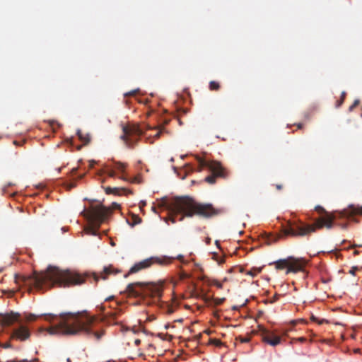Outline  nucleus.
<instances>
[{
	"label": "nucleus",
	"instance_id": "obj_1",
	"mask_svg": "<svg viewBox=\"0 0 362 362\" xmlns=\"http://www.w3.org/2000/svg\"><path fill=\"white\" fill-rule=\"evenodd\" d=\"M0 317L2 325L13 326L11 336L21 341H25L30 336V330L24 322L35 320L39 317H43L45 321L51 324V327L47 328L40 327L38 329L40 333L46 332L50 335H76L83 333L87 335L93 334L97 339H100L104 334L103 332H93V328L95 326L97 320L86 313H64L59 315L48 313L40 315L25 313L21 315L18 313L11 312L0 314Z\"/></svg>",
	"mask_w": 362,
	"mask_h": 362
},
{
	"label": "nucleus",
	"instance_id": "obj_2",
	"mask_svg": "<svg viewBox=\"0 0 362 362\" xmlns=\"http://www.w3.org/2000/svg\"><path fill=\"white\" fill-rule=\"evenodd\" d=\"M15 281L18 285L29 288L34 287L37 290L47 289L55 285L69 286L81 284L84 280L77 273L70 270H62L58 267L49 266L42 272H35L30 276L15 275Z\"/></svg>",
	"mask_w": 362,
	"mask_h": 362
},
{
	"label": "nucleus",
	"instance_id": "obj_3",
	"mask_svg": "<svg viewBox=\"0 0 362 362\" xmlns=\"http://www.w3.org/2000/svg\"><path fill=\"white\" fill-rule=\"evenodd\" d=\"M159 206L168 211L170 217L165 221L170 220L173 223L182 221L185 217H192L194 214L209 218L216 214L211 204L197 203L189 197H177L171 201L165 197L160 200Z\"/></svg>",
	"mask_w": 362,
	"mask_h": 362
},
{
	"label": "nucleus",
	"instance_id": "obj_4",
	"mask_svg": "<svg viewBox=\"0 0 362 362\" xmlns=\"http://www.w3.org/2000/svg\"><path fill=\"white\" fill-rule=\"evenodd\" d=\"M81 214L88 223L84 229L86 233L88 235H98L97 230L101 223L106 221L110 214V209L99 204L92 206L88 211L84 209Z\"/></svg>",
	"mask_w": 362,
	"mask_h": 362
},
{
	"label": "nucleus",
	"instance_id": "obj_5",
	"mask_svg": "<svg viewBox=\"0 0 362 362\" xmlns=\"http://www.w3.org/2000/svg\"><path fill=\"white\" fill-rule=\"evenodd\" d=\"M127 293L134 297L151 298L153 302L158 301L162 296V287L155 284H144L135 282L129 284L124 291L120 293Z\"/></svg>",
	"mask_w": 362,
	"mask_h": 362
},
{
	"label": "nucleus",
	"instance_id": "obj_6",
	"mask_svg": "<svg viewBox=\"0 0 362 362\" xmlns=\"http://www.w3.org/2000/svg\"><path fill=\"white\" fill-rule=\"evenodd\" d=\"M337 214H327L326 217H323L321 221L319 223L318 227L322 228L325 226L328 229H330L333 226L332 221L337 217L339 218H351L354 215L362 214V206L350 204L347 209H344L341 211L336 212Z\"/></svg>",
	"mask_w": 362,
	"mask_h": 362
},
{
	"label": "nucleus",
	"instance_id": "obj_7",
	"mask_svg": "<svg viewBox=\"0 0 362 362\" xmlns=\"http://www.w3.org/2000/svg\"><path fill=\"white\" fill-rule=\"evenodd\" d=\"M175 259L173 257L162 256V257H151L139 262H136L131 267L129 272L124 274V278H127L129 274H134L139 272L141 269L149 267L153 264H158L160 265H165L170 264L173 259ZM176 259L182 261L183 256L179 255L176 257Z\"/></svg>",
	"mask_w": 362,
	"mask_h": 362
},
{
	"label": "nucleus",
	"instance_id": "obj_8",
	"mask_svg": "<svg viewBox=\"0 0 362 362\" xmlns=\"http://www.w3.org/2000/svg\"><path fill=\"white\" fill-rule=\"evenodd\" d=\"M274 264H276V267L279 269L287 268L286 274L290 272H297L303 271L304 267L307 264V261L303 258H296L290 256L285 259H280Z\"/></svg>",
	"mask_w": 362,
	"mask_h": 362
},
{
	"label": "nucleus",
	"instance_id": "obj_9",
	"mask_svg": "<svg viewBox=\"0 0 362 362\" xmlns=\"http://www.w3.org/2000/svg\"><path fill=\"white\" fill-rule=\"evenodd\" d=\"M196 159L199 165V171H202L203 168H206L209 170L211 171L216 175H210L205 178V181L209 184H214L216 182V176H223V168L220 163L213 160H205L198 156H196Z\"/></svg>",
	"mask_w": 362,
	"mask_h": 362
},
{
	"label": "nucleus",
	"instance_id": "obj_10",
	"mask_svg": "<svg viewBox=\"0 0 362 362\" xmlns=\"http://www.w3.org/2000/svg\"><path fill=\"white\" fill-rule=\"evenodd\" d=\"M122 130L123 134L121 135L120 138L129 147H133L134 144L137 142L139 137L144 134V129L137 124L129 127L124 126Z\"/></svg>",
	"mask_w": 362,
	"mask_h": 362
},
{
	"label": "nucleus",
	"instance_id": "obj_11",
	"mask_svg": "<svg viewBox=\"0 0 362 362\" xmlns=\"http://www.w3.org/2000/svg\"><path fill=\"white\" fill-rule=\"evenodd\" d=\"M315 230L314 226L305 225L300 221H288L284 228L286 235H305Z\"/></svg>",
	"mask_w": 362,
	"mask_h": 362
},
{
	"label": "nucleus",
	"instance_id": "obj_12",
	"mask_svg": "<svg viewBox=\"0 0 362 362\" xmlns=\"http://www.w3.org/2000/svg\"><path fill=\"white\" fill-rule=\"evenodd\" d=\"M262 339L264 343L269 344L272 346H276L281 341V339L279 336H277L273 332L265 329L262 331Z\"/></svg>",
	"mask_w": 362,
	"mask_h": 362
},
{
	"label": "nucleus",
	"instance_id": "obj_13",
	"mask_svg": "<svg viewBox=\"0 0 362 362\" xmlns=\"http://www.w3.org/2000/svg\"><path fill=\"white\" fill-rule=\"evenodd\" d=\"M119 271L117 269H115L112 266L105 267L103 269V272L101 274L100 278L103 279H106L107 275L109 274H116L119 273Z\"/></svg>",
	"mask_w": 362,
	"mask_h": 362
},
{
	"label": "nucleus",
	"instance_id": "obj_14",
	"mask_svg": "<svg viewBox=\"0 0 362 362\" xmlns=\"http://www.w3.org/2000/svg\"><path fill=\"white\" fill-rule=\"evenodd\" d=\"M164 129H160L153 136H148L146 137V140L147 142L151 144L153 143L154 139L159 138L160 135L163 133Z\"/></svg>",
	"mask_w": 362,
	"mask_h": 362
},
{
	"label": "nucleus",
	"instance_id": "obj_15",
	"mask_svg": "<svg viewBox=\"0 0 362 362\" xmlns=\"http://www.w3.org/2000/svg\"><path fill=\"white\" fill-rule=\"evenodd\" d=\"M79 139L83 141L84 143V144H86L89 142L90 141V137H89V135H86V136H83L81 133V131L80 129H78L77 130V132H76Z\"/></svg>",
	"mask_w": 362,
	"mask_h": 362
},
{
	"label": "nucleus",
	"instance_id": "obj_16",
	"mask_svg": "<svg viewBox=\"0 0 362 362\" xmlns=\"http://www.w3.org/2000/svg\"><path fill=\"white\" fill-rule=\"evenodd\" d=\"M104 173H106L110 177H115L116 175L115 170L108 165L105 166Z\"/></svg>",
	"mask_w": 362,
	"mask_h": 362
},
{
	"label": "nucleus",
	"instance_id": "obj_17",
	"mask_svg": "<svg viewBox=\"0 0 362 362\" xmlns=\"http://www.w3.org/2000/svg\"><path fill=\"white\" fill-rule=\"evenodd\" d=\"M115 168L118 170L121 173H124V169L127 166L125 163H121V162H115Z\"/></svg>",
	"mask_w": 362,
	"mask_h": 362
},
{
	"label": "nucleus",
	"instance_id": "obj_18",
	"mask_svg": "<svg viewBox=\"0 0 362 362\" xmlns=\"http://www.w3.org/2000/svg\"><path fill=\"white\" fill-rule=\"evenodd\" d=\"M120 190H122L124 192H127V190L125 189H119V188H116V187H114V188H112V187H107L106 189V192L107 194H110V193H115V194H117L119 191Z\"/></svg>",
	"mask_w": 362,
	"mask_h": 362
},
{
	"label": "nucleus",
	"instance_id": "obj_19",
	"mask_svg": "<svg viewBox=\"0 0 362 362\" xmlns=\"http://www.w3.org/2000/svg\"><path fill=\"white\" fill-rule=\"evenodd\" d=\"M75 186H76V180L65 183V187L68 190H70L71 189L75 187Z\"/></svg>",
	"mask_w": 362,
	"mask_h": 362
},
{
	"label": "nucleus",
	"instance_id": "obj_20",
	"mask_svg": "<svg viewBox=\"0 0 362 362\" xmlns=\"http://www.w3.org/2000/svg\"><path fill=\"white\" fill-rule=\"evenodd\" d=\"M209 88L211 90H217L219 88V85L216 81H211L209 83Z\"/></svg>",
	"mask_w": 362,
	"mask_h": 362
},
{
	"label": "nucleus",
	"instance_id": "obj_21",
	"mask_svg": "<svg viewBox=\"0 0 362 362\" xmlns=\"http://www.w3.org/2000/svg\"><path fill=\"white\" fill-rule=\"evenodd\" d=\"M0 347L4 349H10L12 348V345L8 342L5 344L0 343Z\"/></svg>",
	"mask_w": 362,
	"mask_h": 362
},
{
	"label": "nucleus",
	"instance_id": "obj_22",
	"mask_svg": "<svg viewBox=\"0 0 362 362\" xmlns=\"http://www.w3.org/2000/svg\"><path fill=\"white\" fill-rule=\"evenodd\" d=\"M359 100H355L353 105L349 107V111H352L354 108L359 104Z\"/></svg>",
	"mask_w": 362,
	"mask_h": 362
},
{
	"label": "nucleus",
	"instance_id": "obj_23",
	"mask_svg": "<svg viewBox=\"0 0 362 362\" xmlns=\"http://www.w3.org/2000/svg\"><path fill=\"white\" fill-rule=\"evenodd\" d=\"M259 272H260V269H255V272H253V271H250V272H248V273H247V274H250V275H251V276H254L255 275H256V274H257V273H259Z\"/></svg>",
	"mask_w": 362,
	"mask_h": 362
},
{
	"label": "nucleus",
	"instance_id": "obj_24",
	"mask_svg": "<svg viewBox=\"0 0 362 362\" xmlns=\"http://www.w3.org/2000/svg\"><path fill=\"white\" fill-rule=\"evenodd\" d=\"M242 343H247L250 341V338L248 337H240V339Z\"/></svg>",
	"mask_w": 362,
	"mask_h": 362
},
{
	"label": "nucleus",
	"instance_id": "obj_25",
	"mask_svg": "<svg viewBox=\"0 0 362 362\" xmlns=\"http://www.w3.org/2000/svg\"><path fill=\"white\" fill-rule=\"evenodd\" d=\"M311 320H312L313 321H314V322H318V323H320V324H321V323L322 322V321H324V320H322V321H318V319H317L315 316H314V315H312V317H311Z\"/></svg>",
	"mask_w": 362,
	"mask_h": 362
},
{
	"label": "nucleus",
	"instance_id": "obj_26",
	"mask_svg": "<svg viewBox=\"0 0 362 362\" xmlns=\"http://www.w3.org/2000/svg\"><path fill=\"white\" fill-rule=\"evenodd\" d=\"M343 102H344L343 98H341L339 100H338V101L337 102V103H336V107H340V106L342 105Z\"/></svg>",
	"mask_w": 362,
	"mask_h": 362
},
{
	"label": "nucleus",
	"instance_id": "obj_27",
	"mask_svg": "<svg viewBox=\"0 0 362 362\" xmlns=\"http://www.w3.org/2000/svg\"><path fill=\"white\" fill-rule=\"evenodd\" d=\"M138 90H139V89H136V90H132L131 92L127 93L124 94V96L126 97L127 95H132V94L135 93L136 92H137Z\"/></svg>",
	"mask_w": 362,
	"mask_h": 362
},
{
	"label": "nucleus",
	"instance_id": "obj_28",
	"mask_svg": "<svg viewBox=\"0 0 362 362\" xmlns=\"http://www.w3.org/2000/svg\"><path fill=\"white\" fill-rule=\"evenodd\" d=\"M358 268L356 267H354L351 269L349 273L351 274L352 275H354L355 274V272L356 270Z\"/></svg>",
	"mask_w": 362,
	"mask_h": 362
},
{
	"label": "nucleus",
	"instance_id": "obj_29",
	"mask_svg": "<svg viewBox=\"0 0 362 362\" xmlns=\"http://www.w3.org/2000/svg\"><path fill=\"white\" fill-rule=\"evenodd\" d=\"M296 340L301 343H303L306 341V339L305 337H299Z\"/></svg>",
	"mask_w": 362,
	"mask_h": 362
},
{
	"label": "nucleus",
	"instance_id": "obj_30",
	"mask_svg": "<svg viewBox=\"0 0 362 362\" xmlns=\"http://www.w3.org/2000/svg\"><path fill=\"white\" fill-rule=\"evenodd\" d=\"M49 123H50V125H51V126H53V125H54V124H57L58 125V127H59V126H60V124H59L57 121H54V120H51V121H49Z\"/></svg>",
	"mask_w": 362,
	"mask_h": 362
},
{
	"label": "nucleus",
	"instance_id": "obj_31",
	"mask_svg": "<svg viewBox=\"0 0 362 362\" xmlns=\"http://www.w3.org/2000/svg\"><path fill=\"white\" fill-rule=\"evenodd\" d=\"M131 182H137V183H139L140 182V180L137 178V177H134Z\"/></svg>",
	"mask_w": 362,
	"mask_h": 362
},
{
	"label": "nucleus",
	"instance_id": "obj_32",
	"mask_svg": "<svg viewBox=\"0 0 362 362\" xmlns=\"http://www.w3.org/2000/svg\"><path fill=\"white\" fill-rule=\"evenodd\" d=\"M114 298H115L114 296H110L105 298V301H109V300H113Z\"/></svg>",
	"mask_w": 362,
	"mask_h": 362
},
{
	"label": "nucleus",
	"instance_id": "obj_33",
	"mask_svg": "<svg viewBox=\"0 0 362 362\" xmlns=\"http://www.w3.org/2000/svg\"><path fill=\"white\" fill-rule=\"evenodd\" d=\"M146 204V202L145 201H141L140 202V206L143 207Z\"/></svg>",
	"mask_w": 362,
	"mask_h": 362
},
{
	"label": "nucleus",
	"instance_id": "obj_34",
	"mask_svg": "<svg viewBox=\"0 0 362 362\" xmlns=\"http://www.w3.org/2000/svg\"><path fill=\"white\" fill-rule=\"evenodd\" d=\"M345 95H346V92L343 91L341 93V98H343V100H344Z\"/></svg>",
	"mask_w": 362,
	"mask_h": 362
},
{
	"label": "nucleus",
	"instance_id": "obj_35",
	"mask_svg": "<svg viewBox=\"0 0 362 362\" xmlns=\"http://www.w3.org/2000/svg\"><path fill=\"white\" fill-rule=\"evenodd\" d=\"M95 163V161L92 160H90V167H93V165Z\"/></svg>",
	"mask_w": 362,
	"mask_h": 362
},
{
	"label": "nucleus",
	"instance_id": "obj_36",
	"mask_svg": "<svg viewBox=\"0 0 362 362\" xmlns=\"http://www.w3.org/2000/svg\"><path fill=\"white\" fill-rule=\"evenodd\" d=\"M134 343L136 345H139L141 343V340L137 339L135 340Z\"/></svg>",
	"mask_w": 362,
	"mask_h": 362
},
{
	"label": "nucleus",
	"instance_id": "obj_37",
	"mask_svg": "<svg viewBox=\"0 0 362 362\" xmlns=\"http://www.w3.org/2000/svg\"><path fill=\"white\" fill-rule=\"evenodd\" d=\"M115 317H116V314L115 313H112L111 315H110V317L112 319V320H115Z\"/></svg>",
	"mask_w": 362,
	"mask_h": 362
},
{
	"label": "nucleus",
	"instance_id": "obj_38",
	"mask_svg": "<svg viewBox=\"0 0 362 362\" xmlns=\"http://www.w3.org/2000/svg\"><path fill=\"white\" fill-rule=\"evenodd\" d=\"M278 297L276 296H274V298H273V299L271 300L272 303H274L275 302L276 300H277Z\"/></svg>",
	"mask_w": 362,
	"mask_h": 362
},
{
	"label": "nucleus",
	"instance_id": "obj_39",
	"mask_svg": "<svg viewBox=\"0 0 362 362\" xmlns=\"http://www.w3.org/2000/svg\"><path fill=\"white\" fill-rule=\"evenodd\" d=\"M113 205L115 206V209H117V208H118L119 206V205L118 204H117V203H113Z\"/></svg>",
	"mask_w": 362,
	"mask_h": 362
},
{
	"label": "nucleus",
	"instance_id": "obj_40",
	"mask_svg": "<svg viewBox=\"0 0 362 362\" xmlns=\"http://www.w3.org/2000/svg\"><path fill=\"white\" fill-rule=\"evenodd\" d=\"M119 178L122 180H127V178L124 176H121V177H119Z\"/></svg>",
	"mask_w": 362,
	"mask_h": 362
},
{
	"label": "nucleus",
	"instance_id": "obj_41",
	"mask_svg": "<svg viewBox=\"0 0 362 362\" xmlns=\"http://www.w3.org/2000/svg\"><path fill=\"white\" fill-rule=\"evenodd\" d=\"M341 227H342L343 228H346V227H347V224H346V223L343 224V225H341Z\"/></svg>",
	"mask_w": 362,
	"mask_h": 362
},
{
	"label": "nucleus",
	"instance_id": "obj_42",
	"mask_svg": "<svg viewBox=\"0 0 362 362\" xmlns=\"http://www.w3.org/2000/svg\"><path fill=\"white\" fill-rule=\"evenodd\" d=\"M187 166L190 169V170H193V168L189 165V164H187Z\"/></svg>",
	"mask_w": 362,
	"mask_h": 362
},
{
	"label": "nucleus",
	"instance_id": "obj_43",
	"mask_svg": "<svg viewBox=\"0 0 362 362\" xmlns=\"http://www.w3.org/2000/svg\"><path fill=\"white\" fill-rule=\"evenodd\" d=\"M186 157V155H181L180 158L184 159Z\"/></svg>",
	"mask_w": 362,
	"mask_h": 362
},
{
	"label": "nucleus",
	"instance_id": "obj_44",
	"mask_svg": "<svg viewBox=\"0 0 362 362\" xmlns=\"http://www.w3.org/2000/svg\"><path fill=\"white\" fill-rule=\"evenodd\" d=\"M221 342L220 341H217L216 344L217 346H219V345H221Z\"/></svg>",
	"mask_w": 362,
	"mask_h": 362
},
{
	"label": "nucleus",
	"instance_id": "obj_45",
	"mask_svg": "<svg viewBox=\"0 0 362 362\" xmlns=\"http://www.w3.org/2000/svg\"><path fill=\"white\" fill-rule=\"evenodd\" d=\"M137 219H138V221L135 222V224H136V223H140V222H141V219H140V218H138Z\"/></svg>",
	"mask_w": 362,
	"mask_h": 362
},
{
	"label": "nucleus",
	"instance_id": "obj_46",
	"mask_svg": "<svg viewBox=\"0 0 362 362\" xmlns=\"http://www.w3.org/2000/svg\"><path fill=\"white\" fill-rule=\"evenodd\" d=\"M66 228H64V227L62 228V230L63 232H65V231H66Z\"/></svg>",
	"mask_w": 362,
	"mask_h": 362
},
{
	"label": "nucleus",
	"instance_id": "obj_47",
	"mask_svg": "<svg viewBox=\"0 0 362 362\" xmlns=\"http://www.w3.org/2000/svg\"><path fill=\"white\" fill-rule=\"evenodd\" d=\"M317 209H320L322 211H324V209L321 206H317Z\"/></svg>",
	"mask_w": 362,
	"mask_h": 362
},
{
	"label": "nucleus",
	"instance_id": "obj_48",
	"mask_svg": "<svg viewBox=\"0 0 362 362\" xmlns=\"http://www.w3.org/2000/svg\"><path fill=\"white\" fill-rule=\"evenodd\" d=\"M353 221L358 223V221L356 218H353Z\"/></svg>",
	"mask_w": 362,
	"mask_h": 362
},
{
	"label": "nucleus",
	"instance_id": "obj_49",
	"mask_svg": "<svg viewBox=\"0 0 362 362\" xmlns=\"http://www.w3.org/2000/svg\"><path fill=\"white\" fill-rule=\"evenodd\" d=\"M301 126H302V124H298V127L299 129H300V128H301Z\"/></svg>",
	"mask_w": 362,
	"mask_h": 362
},
{
	"label": "nucleus",
	"instance_id": "obj_50",
	"mask_svg": "<svg viewBox=\"0 0 362 362\" xmlns=\"http://www.w3.org/2000/svg\"><path fill=\"white\" fill-rule=\"evenodd\" d=\"M81 148V146H80L77 147V149H78V150H80Z\"/></svg>",
	"mask_w": 362,
	"mask_h": 362
},
{
	"label": "nucleus",
	"instance_id": "obj_51",
	"mask_svg": "<svg viewBox=\"0 0 362 362\" xmlns=\"http://www.w3.org/2000/svg\"><path fill=\"white\" fill-rule=\"evenodd\" d=\"M153 211L156 213V209L154 207L152 208Z\"/></svg>",
	"mask_w": 362,
	"mask_h": 362
},
{
	"label": "nucleus",
	"instance_id": "obj_52",
	"mask_svg": "<svg viewBox=\"0 0 362 362\" xmlns=\"http://www.w3.org/2000/svg\"><path fill=\"white\" fill-rule=\"evenodd\" d=\"M323 211H324V213H325V214H326V215H325V217H326V216H327V214H328V213H327V212H326V211H325V210H324Z\"/></svg>",
	"mask_w": 362,
	"mask_h": 362
},
{
	"label": "nucleus",
	"instance_id": "obj_53",
	"mask_svg": "<svg viewBox=\"0 0 362 362\" xmlns=\"http://www.w3.org/2000/svg\"><path fill=\"white\" fill-rule=\"evenodd\" d=\"M170 161H171V162H173V161H174L173 158H171Z\"/></svg>",
	"mask_w": 362,
	"mask_h": 362
},
{
	"label": "nucleus",
	"instance_id": "obj_54",
	"mask_svg": "<svg viewBox=\"0 0 362 362\" xmlns=\"http://www.w3.org/2000/svg\"><path fill=\"white\" fill-rule=\"evenodd\" d=\"M173 170H175V172L177 170V168L175 167H173Z\"/></svg>",
	"mask_w": 362,
	"mask_h": 362
},
{
	"label": "nucleus",
	"instance_id": "obj_55",
	"mask_svg": "<svg viewBox=\"0 0 362 362\" xmlns=\"http://www.w3.org/2000/svg\"><path fill=\"white\" fill-rule=\"evenodd\" d=\"M242 233H243V231H240L239 232V234L241 235Z\"/></svg>",
	"mask_w": 362,
	"mask_h": 362
},
{
	"label": "nucleus",
	"instance_id": "obj_56",
	"mask_svg": "<svg viewBox=\"0 0 362 362\" xmlns=\"http://www.w3.org/2000/svg\"><path fill=\"white\" fill-rule=\"evenodd\" d=\"M206 242H207V243H209V242H210V239L206 240Z\"/></svg>",
	"mask_w": 362,
	"mask_h": 362
},
{
	"label": "nucleus",
	"instance_id": "obj_57",
	"mask_svg": "<svg viewBox=\"0 0 362 362\" xmlns=\"http://www.w3.org/2000/svg\"><path fill=\"white\" fill-rule=\"evenodd\" d=\"M153 346L152 344H149V347H153Z\"/></svg>",
	"mask_w": 362,
	"mask_h": 362
},
{
	"label": "nucleus",
	"instance_id": "obj_58",
	"mask_svg": "<svg viewBox=\"0 0 362 362\" xmlns=\"http://www.w3.org/2000/svg\"><path fill=\"white\" fill-rule=\"evenodd\" d=\"M361 117H362V113H361Z\"/></svg>",
	"mask_w": 362,
	"mask_h": 362
}]
</instances>
